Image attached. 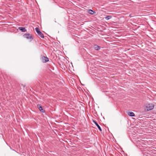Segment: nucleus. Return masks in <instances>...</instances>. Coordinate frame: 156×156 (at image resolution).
<instances>
[{
    "mask_svg": "<svg viewBox=\"0 0 156 156\" xmlns=\"http://www.w3.org/2000/svg\"><path fill=\"white\" fill-rule=\"evenodd\" d=\"M154 107V105L152 103H149L146 105V108L147 111L153 109Z\"/></svg>",
    "mask_w": 156,
    "mask_h": 156,
    "instance_id": "1",
    "label": "nucleus"
},
{
    "mask_svg": "<svg viewBox=\"0 0 156 156\" xmlns=\"http://www.w3.org/2000/svg\"><path fill=\"white\" fill-rule=\"evenodd\" d=\"M24 37L26 38L27 39H30L31 41L33 39L32 35L30 34H25L23 35Z\"/></svg>",
    "mask_w": 156,
    "mask_h": 156,
    "instance_id": "2",
    "label": "nucleus"
},
{
    "mask_svg": "<svg viewBox=\"0 0 156 156\" xmlns=\"http://www.w3.org/2000/svg\"><path fill=\"white\" fill-rule=\"evenodd\" d=\"M35 30L39 37L42 38H43L44 37V34L40 31L39 28L36 27L35 28Z\"/></svg>",
    "mask_w": 156,
    "mask_h": 156,
    "instance_id": "3",
    "label": "nucleus"
},
{
    "mask_svg": "<svg viewBox=\"0 0 156 156\" xmlns=\"http://www.w3.org/2000/svg\"><path fill=\"white\" fill-rule=\"evenodd\" d=\"M42 62L44 63H45L49 61L48 58L45 56H43L41 58Z\"/></svg>",
    "mask_w": 156,
    "mask_h": 156,
    "instance_id": "4",
    "label": "nucleus"
},
{
    "mask_svg": "<svg viewBox=\"0 0 156 156\" xmlns=\"http://www.w3.org/2000/svg\"><path fill=\"white\" fill-rule=\"evenodd\" d=\"M93 122L94 123V124H95V125L97 126L98 127V128L99 130L100 131H101L102 129H101V127L99 126V125L98 124V123L96 122V121H94V120H93Z\"/></svg>",
    "mask_w": 156,
    "mask_h": 156,
    "instance_id": "5",
    "label": "nucleus"
},
{
    "mask_svg": "<svg viewBox=\"0 0 156 156\" xmlns=\"http://www.w3.org/2000/svg\"><path fill=\"white\" fill-rule=\"evenodd\" d=\"M19 29L21 30L23 32H25L27 31V30L24 27H19Z\"/></svg>",
    "mask_w": 156,
    "mask_h": 156,
    "instance_id": "6",
    "label": "nucleus"
},
{
    "mask_svg": "<svg viewBox=\"0 0 156 156\" xmlns=\"http://www.w3.org/2000/svg\"><path fill=\"white\" fill-rule=\"evenodd\" d=\"M94 47L95 49L96 50H99L100 48V47L97 45H94Z\"/></svg>",
    "mask_w": 156,
    "mask_h": 156,
    "instance_id": "7",
    "label": "nucleus"
},
{
    "mask_svg": "<svg viewBox=\"0 0 156 156\" xmlns=\"http://www.w3.org/2000/svg\"><path fill=\"white\" fill-rule=\"evenodd\" d=\"M88 12L91 15L93 14L94 13H95V12L91 9H88Z\"/></svg>",
    "mask_w": 156,
    "mask_h": 156,
    "instance_id": "8",
    "label": "nucleus"
},
{
    "mask_svg": "<svg viewBox=\"0 0 156 156\" xmlns=\"http://www.w3.org/2000/svg\"><path fill=\"white\" fill-rule=\"evenodd\" d=\"M39 110L42 112H44L45 111L43 110L41 105H39Z\"/></svg>",
    "mask_w": 156,
    "mask_h": 156,
    "instance_id": "9",
    "label": "nucleus"
},
{
    "mask_svg": "<svg viewBox=\"0 0 156 156\" xmlns=\"http://www.w3.org/2000/svg\"><path fill=\"white\" fill-rule=\"evenodd\" d=\"M128 114L129 115L132 117L134 116L135 115L134 113L132 112H129Z\"/></svg>",
    "mask_w": 156,
    "mask_h": 156,
    "instance_id": "10",
    "label": "nucleus"
},
{
    "mask_svg": "<svg viewBox=\"0 0 156 156\" xmlns=\"http://www.w3.org/2000/svg\"><path fill=\"white\" fill-rule=\"evenodd\" d=\"M112 18V16H108L105 17V19L107 20H108Z\"/></svg>",
    "mask_w": 156,
    "mask_h": 156,
    "instance_id": "11",
    "label": "nucleus"
},
{
    "mask_svg": "<svg viewBox=\"0 0 156 156\" xmlns=\"http://www.w3.org/2000/svg\"><path fill=\"white\" fill-rule=\"evenodd\" d=\"M129 16L130 17H133V16H132L131 14H130L129 15Z\"/></svg>",
    "mask_w": 156,
    "mask_h": 156,
    "instance_id": "12",
    "label": "nucleus"
},
{
    "mask_svg": "<svg viewBox=\"0 0 156 156\" xmlns=\"http://www.w3.org/2000/svg\"><path fill=\"white\" fill-rule=\"evenodd\" d=\"M23 86L24 87H25V85H23Z\"/></svg>",
    "mask_w": 156,
    "mask_h": 156,
    "instance_id": "13",
    "label": "nucleus"
}]
</instances>
